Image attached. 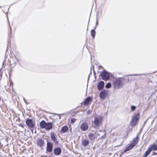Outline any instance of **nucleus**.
Wrapping results in <instances>:
<instances>
[{
    "label": "nucleus",
    "mask_w": 157,
    "mask_h": 157,
    "mask_svg": "<svg viewBox=\"0 0 157 157\" xmlns=\"http://www.w3.org/2000/svg\"><path fill=\"white\" fill-rule=\"evenodd\" d=\"M140 117V113H137L132 117L130 124L131 126L133 127L138 124Z\"/></svg>",
    "instance_id": "f257e3e1"
},
{
    "label": "nucleus",
    "mask_w": 157,
    "mask_h": 157,
    "mask_svg": "<svg viewBox=\"0 0 157 157\" xmlns=\"http://www.w3.org/2000/svg\"><path fill=\"white\" fill-rule=\"evenodd\" d=\"M124 79L122 78H117L114 80L113 85L115 89H119L122 87L123 84Z\"/></svg>",
    "instance_id": "f03ea898"
},
{
    "label": "nucleus",
    "mask_w": 157,
    "mask_h": 157,
    "mask_svg": "<svg viewBox=\"0 0 157 157\" xmlns=\"http://www.w3.org/2000/svg\"><path fill=\"white\" fill-rule=\"evenodd\" d=\"M40 125L41 128H44L46 130H49L52 127V123H46L44 120L40 122Z\"/></svg>",
    "instance_id": "7ed1b4c3"
},
{
    "label": "nucleus",
    "mask_w": 157,
    "mask_h": 157,
    "mask_svg": "<svg viewBox=\"0 0 157 157\" xmlns=\"http://www.w3.org/2000/svg\"><path fill=\"white\" fill-rule=\"evenodd\" d=\"M103 118L99 116L95 117L94 123L96 126L99 127L100 125L102 124V120Z\"/></svg>",
    "instance_id": "20e7f679"
},
{
    "label": "nucleus",
    "mask_w": 157,
    "mask_h": 157,
    "mask_svg": "<svg viewBox=\"0 0 157 157\" xmlns=\"http://www.w3.org/2000/svg\"><path fill=\"white\" fill-rule=\"evenodd\" d=\"M36 144L37 146L41 149L44 146L45 143L44 139L41 138H38L36 140Z\"/></svg>",
    "instance_id": "39448f33"
},
{
    "label": "nucleus",
    "mask_w": 157,
    "mask_h": 157,
    "mask_svg": "<svg viewBox=\"0 0 157 157\" xmlns=\"http://www.w3.org/2000/svg\"><path fill=\"white\" fill-rule=\"evenodd\" d=\"M26 124L29 128H33L35 127V123L31 119H27L26 121Z\"/></svg>",
    "instance_id": "423d86ee"
},
{
    "label": "nucleus",
    "mask_w": 157,
    "mask_h": 157,
    "mask_svg": "<svg viewBox=\"0 0 157 157\" xmlns=\"http://www.w3.org/2000/svg\"><path fill=\"white\" fill-rule=\"evenodd\" d=\"M108 91L103 90L100 93L99 96L101 98L104 99L108 96Z\"/></svg>",
    "instance_id": "0eeeda50"
},
{
    "label": "nucleus",
    "mask_w": 157,
    "mask_h": 157,
    "mask_svg": "<svg viewBox=\"0 0 157 157\" xmlns=\"http://www.w3.org/2000/svg\"><path fill=\"white\" fill-rule=\"evenodd\" d=\"M139 140V135H137L135 138H133L131 144L135 147L138 143Z\"/></svg>",
    "instance_id": "6e6552de"
},
{
    "label": "nucleus",
    "mask_w": 157,
    "mask_h": 157,
    "mask_svg": "<svg viewBox=\"0 0 157 157\" xmlns=\"http://www.w3.org/2000/svg\"><path fill=\"white\" fill-rule=\"evenodd\" d=\"M101 76L102 79L105 81L108 80L110 78L109 75L106 71L103 72L101 74Z\"/></svg>",
    "instance_id": "1a4fd4ad"
},
{
    "label": "nucleus",
    "mask_w": 157,
    "mask_h": 157,
    "mask_svg": "<svg viewBox=\"0 0 157 157\" xmlns=\"http://www.w3.org/2000/svg\"><path fill=\"white\" fill-rule=\"evenodd\" d=\"M89 126L87 123L84 122L82 123L80 126L81 129L83 131H86L88 128Z\"/></svg>",
    "instance_id": "9d476101"
},
{
    "label": "nucleus",
    "mask_w": 157,
    "mask_h": 157,
    "mask_svg": "<svg viewBox=\"0 0 157 157\" xmlns=\"http://www.w3.org/2000/svg\"><path fill=\"white\" fill-rule=\"evenodd\" d=\"M53 149V145L50 142H47L46 150L48 152H51Z\"/></svg>",
    "instance_id": "9b49d317"
},
{
    "label": "nucleus",
    "mask_w": 157,
    "mask_h": 157,
    "mask_svg": "<svg viewBox=\"0 0 157 157\" xmlns=\"http://www.w3.org/2000/svg\"><path fill=\"white\" fill-rule=\"evenodd\" d=\"M135 147L131 143L129 144L124 150L123 152L125 153L129 151L134 148Z\"/></svg>",
    "instance_id": "f8f14e48"
},
{
    "label": "nucleus",
    "mask_w": 157,
    "mask_h": 157,
    "mask_svg": "<svg viewBox=\"0 0 157 157\" xmlns=\"http://www.w3.org/2000/svg\"><path fill=\"white\" fill-rule=\"evenodd\" d=\"M61 152V148L59 147H56L54 150V153L56 155H59Z\"/></svg>",
    "instance_id": "ddd939ff"
},
{
    "label": "nucleus",
    "mask_w": 157,
    "mask_h": 157,
    "mask_svg": "<svg viewBox=\"0 0 157 157\" xmlns=\"http://www.w3.org/2000/svg\"><path fill=\"white\" fill-rule=\"evenodd\" d=\"M92 98L90 97H88L83 102V105H88L90 102L92 101Z\"/></svg>",
    "instance_id": "4468645a"
},
{
    "label": "nucleus",
    "mask_w": 157,
    "mask_h": 157,
    "mask_svg": "<svg viewBox=\"0 0 157 157\" xmlns=\"http://www.w3.org/2000/svg\"><path fill=\"white\" fill-rule=\"evenodd\" d=\"M68 131V127L67 126L65 125L61 128L60 132L61 133H64L67 132Z\"/></svg>",
    "instance_id": "2eb2a0df"
},
{
    "label": "nucleus",
    "mask_w": 157,
    "mask_h": 157,
    "mask_svg": "<svg viewBox=\"0 0 157 157\" xmlns=\"http://www.w3.org/2000/svg\"><path fill=\"white\" fill-rule=\"evenodd\" d=\"M104 85V82L103 81H101L98 84L97 87L99 90H101L103 88Z\"/></svg>",
    "instance_id": "dca6fc26"
},
{
    "label": "nucleus",
    "mask_w": 157,
    "mask_h": 157,
    "mask_svg": "<svg viewBox=\"0 0 157 157\" xmlns=\"http://www.w3.org/2000/svg\"><path fill=\"white\" fill-rule=\"evenodd\" d=\"M51 139L55 144L58 143V141L56 137L55 134L53 132L51 134Z\"/></svg>",
    "instance_id": "f3484780"
},
{
    "label": "nucleus",
    "mask_w": 157,
    "mask_h": 157,
    "mask_svg": "<svg viewBox=\"0 0 157 157\" xmlns=\"http://www.w3.org/2000/svg\"><path fill=\"white\" fill-rule=\"evenodd\" d=\"M89 143L88 140L86 139H83L82 140V144L84 146H86L88 145Z\"/></svg>",
    "instance_id": "a211bd4d"
},
{
    "label": "nucleus",
    "mask_w": 157,
    "mask_h": 157,
    "mask_svg": "<svg viewBox=\"0 0 157 157\" xmlns=\"http://www.w3.org/2000/svg\"><path fill=\"white\" fill-rule=\"evenodd\" d=\"M152 150L150 147L143 155V157H147L150 153Z\"/></svg>",
    "instance_id": "6ab92c4d"
},
{
    "label": "nucleus",
    "mask_w": 157,
    "mask_h": 157,
    "mask_svg": "<svg viewBox=\"0 0 157 157\" xmlns=\"http://www.w3.org/2000/svg\"><path fill=\"white\" fill-rule=\"evenodd\" d=\"M88 137L91 140L94 139L96 137L95 135L92 133H90L88 135Z\"/></svg>",
    "instance_id": "aec40b11"
},
{
    "label": "nucleus",
    "mask_w": 157,
    "mask_h": 157,
    "mask_svg": "<svg viewBox=\"0 0 157 157\" xmlns=\"http://www.w3.org/2000/svg\"><path fill=\"white\" fill-rule=\"evenodd\" d=\"M150 147L152 150H153L155 151L157 150V144H153L151 145Z\"/></svg>",
    "instance_id": "412c9836"
},
{
    "label": "nucleus",
    "mask_w": 157,
    "mask_h": 157,
    "mask_svg": "<svg viewBox=\"0 0 157 157\" xmlns=\"http://www.w3.org/2000/svg\"><path fill=\"white\" fill-rule=\"evenodd\" d=\"M91 34L93 39H94L96 34V32L94 29H91L90 31Z\"/></svg>",
    "instance_id": "4be33fe9"
},
{
    "label": "nucleus",
    "mask_w": 157,
    "mask_h": 157,
    "mask_svg": "<svg viewBox=\"0 0 157 157\" xmlns=\"http://www.w3.org/2000/svg\"><path fill=\"white\" fill-rule=\"evenodd\" d=\"M111 86V84L110 83H108L106 84L105 87L107 88H110Z\"/></svg>",
    "instance_id": "5701e85b"
},
{
    "label": "nucleus",
    "mask_w": 157,
    "mask_h": 157,
    "mask_svg": "<svg viewBox=\"0 0 157 157\" xmlns=\"http://www.w3.org/2000/svg\"><path fill=\"white\" fill-rule=\"evenodd\" d=\"M9 82H10V87L12 88L13 87V83L12 81L11 80H9Z\"/></svg>",
    "instance_id": "b1692460"
},
{
    "label": "nucleus",
    "mask_w": 157,
    "mask_h": 157,
    "mask_svg": "<svg viewBox=\"0 0 157 157\" xmlns=\"http://www.w3.org/2000/svg\"><path fill=\"white\" fill-rule=\"evenodd\" d=\"M131 109L132 111H134L136 109V107L133 105L131 106Z\"/></svg>",
    "instance_id": "393cba45"
},
{
    "label": "nucleus",
    "mask_w": 157,
    "mask_h": 157,
    "mask_svg": "<svg viewBox=\"0 0 157 157\" xmlns=\"http://www.w3.org/2000/svg\"><path fill=\"white\" fill-rule=\"evenodd\" d=\"M76 121V119H75V118L72 119L71 120V122L72 123H75Z\"/></svg>",
    "instance_id": "a878e982"
},
{
    "label": "nucleus",
    "mask_w": 157,
    "mask_h": 157,
    "mask_svg": "<svg viewBox=\"0 0 157 157\" xmlns=\"http://www.w3.org/2000/svg\"><path fill=\"white\" fill-rule=\"evenodd\" d=\"M18 125L20 126H21V127L23 128H24V125H23V124L22 123H21V124H18Z\"/></svg>",
    "instance_id": "bb28decb"
},
{
    "label": "nucleus",
    "mask_w": 157,
    "mask_h": 157,
    "mask_svg": "<svg viewBox=\"0 0 157 157\" xmlns=\"http://www.w3.org/2000/svg\"><path fill=\"white\" fill-rule=\"evenodd\" d=\"M157 155V153H156V152H154L153 153V155Z\"/></svg>",
    "instance_id": "cd10ccee"
},
{
    "label": "nucleus",
    "mask_w": 157,
    "mask_h": 157,
    "mask_svg": "<svg viewBox=\"0 0 157 157\" xmlns=\"http://www.w3.org/2000/svg\"><path fill=\"white\" fill-rule=\"evenodd\" d=\"M98 21H96V26L98 25Z\"/></svg>",
    "instance_id": "c85d7f7f"
},
{
    "label": "nucleus",
    "mask_w": 157,
    "mask_h": 157,
    "mask_svg": "<svg viewBox=\"0 0 157 157\" xmlns=\"http://www.w3.org/2000/svg\"><path fill=\"white\" fill-rule=\"evenodd\" d=\"M11 32H12L11 29L10 28V34L11 33Z\"/></svg>",
    "instance_id": "c756f323"
},
{
    "label": "nucleus",
    "mask_w": 157,
    "mask_h": 157,
    "mask_svg": "<svg viewBox=\"0 0 157 157\" xmlns=\"http://www.w3.org/2000/svg\"><path fill=\"white\" fill-rule=\"evenodd\" d=\"M46 157L45 156H43V155H41L40 156V157Z\"/></svg>",
    "instance_id": "7c9ffc66"
}]
</instances>
